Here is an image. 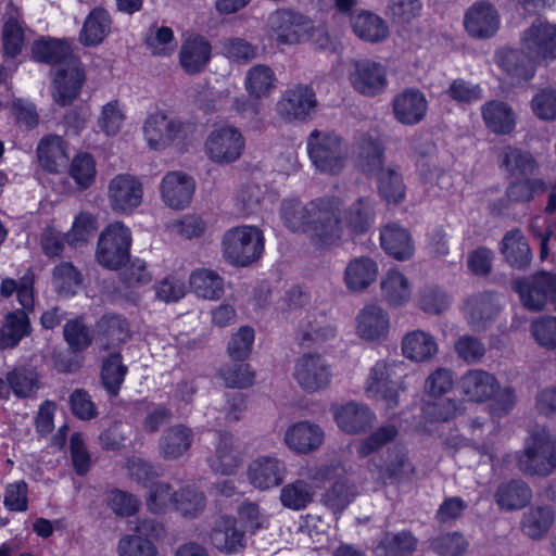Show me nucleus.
<instances>
[{
	"label": "nucleus",
	"mask_w": 556,
	"mask_h": 556,
	"mask_svg": "<svg viewBox=\"0 0 556 556\" xmlns=\"http://www.w3.org/2000/svg\"><path fill=\"white\" fill-rule=\"evenodd\" d=\"M279 215L289 231L305 233L319 247H331L343 235L339 203L333 198H319L307 203L296 198L285 199Z\"/></svg>",
	"instance_id": "f257e3e1"
},
{
	"label": "nucleus",
	"mask_w": 556,
	"mask_h": 556,
	"mask_svg": "<svg viewBox=\"0 0 556 556\" xmlns=\"http://www.w3.org/2000/svg\"><path fill=\"white\" fill-rule=\"evenodd\" d=\"M307 480L324 483L333 480V483L323 495L321 502L334 513L344 510L357 496L356 484L348 476L345 468L338 462L308 466L302 473Z\"/></svg>",
	"instance_id": "f03ea898"
},
{
	"label": "nucleus",
	"mask_w": 556,
	"mask_h": 556,
	"mask_svg": "<svg viewBox=\"0 0 556 556\" xmlns=\"http://www.w3.org/2000/svg\"><path fill=\"white\" fill-rule=\"evenodd\" d=\"M307 152L315 168L327 175L340 174L348 162L349 149L333 131L313 130L307 138Z\"/></svg>",
	"instance_id": "7ed1b4c3"
},
{
	"label": "nucleus",
	"mask_w": 556,
	"mask_h": 556,
	"mask_svg": "<svg viewBox=\"0 0 556 556\" xmlns=\"http://www.w3.org/2000/svg\"><path fill=\"white\" fill-rule=\"evenodd\" d=\"M404 372V363L379 359L369 369L364 390L369 399L380 401L386 409H394L400 404L401 378Z\"/></svg>",
	"instance_id": "20e7f679"
},
{
	"label": "nucleus",
	"mask_w": 556,
	"mask_h": 556,
	"mask_svg": "<svg viewBox=\"0 0 556 556\" xmlns=\"http://www.w3.org/2000/svg\"><path fill=\"white\" fill-rule=\"evenodd\" d=\"M517 466L525 475H551L556 469V437L544 428L533 432L517 455Z\"/></svg>",
	"instance_id": "39448f33"
},
{
	"label": "nucleus",
	"mask_w": 556,
	"mask_h": 556,
	"mask_svg": "<svg viewBox=\"0 0 556 556\" xmlns=\"http://www.w3.org/2000/svg\"><path fill=\"white\" fill-rule=\"evenodd\" d=\"M521 304L530 312L556 311V274L540 270L511 282Z\"/></svg>",
	"instance_id": "423d86ee"
},
{
	"label": "nucleus",
	"mask_w": 556,
	"mask_h": 556,
	"mask_svg": "<svg viewBox=\"0 0 556 556\" xmlns=\"http://www.w3.org/2000/svg\"><path fill=\"white\" fill-rule=\"evenodd\" d=\"M195 125L168 116L164 112L150 114L142 126L144 139L152 150H164L175 141H184L195 132Z\"/></svg>",
	"instance_id": "0eeeda50"
},
{
	"label": "nucleus",
	"mask_w": 556,
	"mask_h": 556,
	"mask_svg": "<svg viewBox=\"0 0 556 556\" xmlns=\"http://www.w3.org/2000/svg\"><path fill=\"white\" fill-rule=\"evenodd\" d=\"M224 256L232 264L248 266L264 251L263 232L254 226H240L228 230L223 239Z\"/></svg>",
	"instance_id": "6e6552de"
},
{
	"label": "nucleus",
	"mask_w": 556,
	"mask_h": 556,
	"mask_svg": "<svg viewBox=\"0 0 556 556\" xmlns=\"http://www.w3.org/2000/svg\"><path fill=\"white\" fill-rule=\"evenodd\" d=\"M130 244V230L119 222L110 224L99 237L97 261L106 268L117 269L128 260Z\"/></svg>",
	"instance_id": "1a4fd4ad"
},
{
	"label": "nucleus",
	"mask_w": 556,
	"mask_h": 556,
	"mask_svg": "<svg viewBox=\"0 0 556 556\" xmlns=\"http://www.w3.org/2000/svg\"><path fill=\"white\" fill-rule=\"evenodd\" d=\"M244 147L245 140L240 129L230 125H222L208 134L204 150L213 163L227 165L240 159Z\"/></svg>",
	"instance_id": "9d476101"
},
{
	"label": "nucleus",
	"mask_w": 556,
	"mask_h": 556,
	"mask_svg": "<svg viewBox=\"0 0 556 556\" xmlns=\"http://www.w3.org/2000/svg\"><path fill=\"white\" fill-rule=\"evenodd\" d=\"M293 377L303 391L315 393L330 386L332 371L320 354L306 353L298 358Z\"/></svg>",
	"instance_id": "9b49d317"
},
{
	"label": "nucleus",
	"mask_w": 556,
	"mask_h": 556,
	"mask_svg": "<svg viewBox=\"0 0 556 556\" xmlns=\"http://www.w3.org/2000/svg\"><path fill=\"white\" fill-rule=\"evenodd\" d=\"M523 53L535 63L556 59V25L538 20L521 37Z\"/></svg>",
	"instance_id": "f8f14e48"
},
{
	"label": "nucleus",
	"mask_w": 556,
	"mask_h": 556,
	"mask_svg": "<svg viewBox=\"0 0 556 556\" xmlns=\"http://www.w3.org/2000/svg\"><path fill=\"white\" fill-rule=\"evenodd\" d=\"M108 198L113 211L131 213L142 202L143 185L134 175L118 174L109 182Z\"/></svg>",
	"instance_id": "ddd939ff"
},
{
	"label": "nucleus",
	"mask_w": 556,
	"mask_h": 556,
	"mask_svg": "<svg viewBox=\"0 0 556 556\" xmlns=\"http://www.w3.org/2000/svg\"><path fill=\"white\" fill-rule=\"evenodd\" d=\"M317 104L314 90L307 85H295L287 89L276 104L280 118L291 123L305 121Z\"/></svg>",
	"instance_id": "4468645a"
},
{
	"label": "nucleus",
	"mask_w": 556,
	"mask_h": 556,
	"mask_svg": "<svg viewBox=\"0 0 556 556\" xmlns=\"http://www.w3.org/2000/svg\"><path fill=\"white\" fill-rule=\"evenodd\" d=\"M136 534L125 535L118 543L119 556H155V547L150 539H160L165 533L164 526L152 519L138 520Z\"/></svg>",
	"instance_id": "2eb2a0df"
},
{
	"label": "nucleus",
	"mask_w": 556,
	"mask_h": 556,
	"mask_svg": "<svg viewBox=\"0 0 556 556\" xmlns=\"http://www.w3.org/2000/svg\"><path fill=\"white\" fill-rule=\"evenodd\" d=\"M268 26L281 45H295L305 39L313 28L302 14L290 10H278L269 15Z\"/></svg>",
	"instance_id": "dca6fc26"
},
{
	"label": "nucleus",
	"mask_w": 556,
	"mask_h": 556,
	"mask_svg": "<svg viewBox=\"0 0 556 556\" xmlns=\"http://www.w3.org/2000/svg\"><path fill=\"white\" fill-rule=\"evenodd\" d=\"M501 24L498 11L486 1H478L470 5L464 15V27L467 34L475 39H489L493 37Z\"/></svg>",
	"instance_id": "f3484780"
},
{
	"label": "nucleus",
	"mask_w": 556,
	"mask_h": 556,
	"mask_svg": "<svg viewBox=\"0 0 556 556\" xmlns=\"http://www.w3.org/2000/svg\"><path fill=\"white\" fill-rule=\"evenodd\" d=\"M349 78L352 87L367 97L382 93L388 85L386 67L371 60L355 61Z\"/></svg>",
	"instance_id": "a211bd4d"
},
{
	"label": "nucleus",
	"mask_w": 556,
	"mask_h": 556,
	"mask_svg": "<svg viewBox=\"0 0 556 556\" xmlns=\"http://www.w3.org/2000/svg\"><path fill=\"white\" fill-rule=\"evenodd\" d=\"M286 473L285 462L269 455L254 458L247 468L248 480L254 488L262 491L280 485Z\"/></svg>",
	"instance_id": "6ab92c4d"
},
{
	"label": "nucleus",
	"mask_w": 556,
	"mask_h": 556,
	"mask_svg": "<svg viewBox=\"0 0 556 556\" xmlns=\"http://www.w3.org/2000/svg\"><path fill=\"white\" fill-rule=\"evenodd\" d=\"M392 112L400 124L414 126L425 119L428 100L419 89L407 88L393 98Z\"/></svg>",
	"instance_id": "aec40b11"
},
{
	"label": "nucleus",
	"mask_w": 556,
	"mask_h": 556,
	"mask_svg": "<svg viewBox=\"0 0 556 556\" xmlns=\"http://www.w3.org/2000/svg\"><path fill=\"white\" fill-rule=\"evenodd\" d=\"M324 440L325 433L323 429L308 420L290 425L283 437L287 447L298 454H308L318 450Z\"/></svg>",
	"instance_id": "412c9836"
},
{
	"label": "nucleus",
	"mask_w": 556,
	"mask_h": 556,
	"mask_svg": "<svg viewBox=\"0 0 556 556\" xmlns=\"http://www.w3.org/2000/svg\"><path fill=\"white\" fill-rule=\"evenodd\" d=\"M498 312L500 306L491 292L473 294L465 302V318L475 331L485 330L494 321Z\"/></svg>",
	"instance_id": "4be33fe9"
},
{
	"label": "nucleus",
	"mask_w": 556,
	"mask_h": 556,
	"mask_svg": "<svg viewBox=\"0 0 556 556\" xmlns=\"http://www.w3.org/2000/svg\"><path fill=\"white\" fill-rule=\"evenodd\" d=\"M85 81V72L77 61L58 68L53 80V99L62 105L71 104L79 94Z\"/></svg>",
	"instance_id": "5701e85b"
},
{
	"label": "nucleus",
	"mask_w": 556,
	"mask_h": 556,
	"mask_svg": "<svg viewBox=\"0 0 556 556\" xmlns=\"http://www.w3.org/2000/svg\"><path fill=\"white\" fill-rule=\"evenodd\" d=\"M193 192V179L182 172H169L162 179L161 195L164 203L172 208L182 210L188 206Z\"/></svg>",
	"instance_id": "b1692460"
},
{
	"label": "nucleus",
	"mask_w": 556,
	"mask_h": 556,
	"mask_svg": "<svg viewBox=\"0 0 556 556\" xmlns=\"http://www.w3.org/2000/svg\"><path fill=\"white\" fill-rule=\"evenodd\" d=\"M336 337V326L323 313H307L300 320L295 331V338L303 346L324 343Z\"/></svg>",
	"instance_id": "393cba45"
},
{
	"label": "nucleus",
	"mask_w": 556,
	"mask_h": 556,
	"mask_svg": "<svg viewBox=\"0 0 556 556\" xmlns=\"http://www.w3.org/2000/svg\"><path fill=\"white\" fill-rule=\"evenodd\" d=\"M243 455L237 440L229 433L219 435L214 453L207 458L210 468L220 475L236 473L242 464Z\"/></svg>",
	"instance_id": "a878e982"
},
{
	"label": "nucleus",
	"mask_w": 556,
	"mask_h": 556,
	"mask_svg": "<svg viewBox=\"0 0 556 556\" xmlns=\"http://www.w3.org/2000/svg\"><path fill=\"white\" fill-rule=\"evenodd\" d=\"M357 334L365 341H381L388 337L390 330V317L380 306L366 305L356 317Z\"/></svg>",
	"instance_id": "bb28decb"
},
{
	"label": "nucleus",
	"mask_w": 556,
	"mask_h": 556,
	"mask_svg": "<svg viewBox=\"0 0 556 556\" xmlns=\"http://www.w3.org/2000/svg\"><path fill=\"white\" fill-rule=\"evenodd\" d=\"M498 387L496 378L482 369H470L459 380L460 392L472 402H484L491 399Z\"/></svg>",
	"instance_id": "cd10ccee"
},
{
	"label": "nucleus",
	"mask_w": 556,
	"mask_h": 556,
	"mask_svg": "<svg viewBox=\"0 0 556 556\" xmlns=\"http://www.w3.org/2000/svg\"><path fill=\"white\" fill-rule=\"evenodd\" d=\"M500 251L506 263L516 269H527L532 261V251L530 245L518 228L507 231L502 241Z\"/></svg>",
	"instance_id": "c85d7f7f"
},
{
	"label": "nucleus",
	"mask_w": 556,
	"mask_h": 556,
	"mask_svg": "<svg viewBox=\"0 0 556 556\" xmlns=\"http://www.w3.org/2000/svg\"><path fill=\"white\" fill-rule=\"evenodd\" d=\"M210 42L201 36L187 38L179 51V63L187 74L201 73L211 59Z\"/></svg>",
	"instance_id": "c756f323"
},
{
	"label": "nucleus",
	"mask_w": 556,
	"mask_h": 556,
	"mask_svg": "<svg viewBox=\"0 0 556 556\" xmlns=\"http://www.w3.org/2000/svg\"><path fill=\"white\" fill-rule=\"evenodd\" d=\"M343 219L351 233H366L375 224L376 200L370 195L359 197L344 211Z\"/></svg>",
	"instance_id": "7c9ffc66"
},
{
	"label": "nucleus",
	"mask_w": 556,
	"mask_h": 556,
	"mask_svg": "<svg viewBox=\"0 0 556 556\" xmlns=\"http://www.w3.org/2000/svg\"><path fill=\"white\" fill-rule=\"evenodd\" d=\"M129 337L128 323L119 315H104L96 324V338L102 350L115 348Z\"/></svg>",
	"instance_id": "2f4dec72"
},
{
	"label": "nucleus",
	"mask_w": 556,
	"mask_h": 556,
	"mask_svg": "<svg viewBox=\"0 0 556 556\" xmlns=\"http://www.w3.org/2000/svg\"><path fill=\"white\" fill-rule=\"evenodd\" d=\"M374 417V413L366 405L355 402L342 405L334 413L340 429L352 434L365 432L369 429Z\"/></svg>",
	"instance_id": "473e14b6"
},
{
	"label": "nucleus",
	"mask_w": 556,
	"mask_h": 556,
	"mask_svg": "<svg viewBox=\"0 0 556 556\" xmlns=\"http://www.w3.org/2000/svg\"><path fill=\"white\" fill-rule=\"evenodd\" d=\"M212 544L222 553L237 554L245 547L244 533L237 529L236 520L222 517L211 533Z\"/></svg>",
	"instance_id": "72a5a7b5"
},
{
	"label": "nucleus",
	"mask_w": 556,
	"mask_h": 556,
	"mask_svg": "<svg viewBox=\"0 0 556 556\" xmlns=\"http://www.w3.org/2000/svg\"><path fill=\"white\" fill-rule=\"evenodd\" d=\"M380 243L386 253L397 261L408 260L414 254L409 232L396 224H389L381 229Z\"/></svg>",
	"instance_id": "f704fd0d"
},
{
	"label": "nucleus",
	"mask_w": 556,
	"mask_h": 556,
	"mask_svg": "<svg viewBox=\"0 0 556 556\" xmlns=\"http://www.w3.org/2000/svg\"><path fill=\"white\" fill-rule=\"evenodd\" d=\"M414 151L417 155V165L420 176L426 184L438 185L441 188V180L447 178L445 170L437 165L433 156L437 152L435 143L431 139L419 138L414 143Z\"/></svg>",
	"instance_id": "c9c22d12"
},
{
	"label": "nucleus",
	"mask_w": 556,
	"mask_h": 556,
	"mask_svg": "<svg viewBox=\"0 0 556 556\" xmlns=\"http://www.w3.org/2000/svg\"><path fill=\"white\" fill-rule=\"evenodd\" d=\"M403 355L417 363L427 362L438 353L434 337L424 330L407 332L401 342Z\"/></svg>",
	"instance_id": "e433bc0d"
},
{
	"label": "nucleus",
	"mask_w": 556,
	"mask_h": 556,
	"mask_svg": "<svg viewBox=\"0 0 556 556\" xmlns=\"http://www.w3.org/2000/svg\"><path fill=\"white\" fill-rule=\"evenodd\" d=\"M193 432L185 425H175L167 428L160 438V454L165 459L181 457L191 446Z\"/></svg>",
	"instance_id": "4c0bfd02"
},
{
	"label": "nucleus",
	"mask_w": 556,
	"mask_h": 556,
	"mask_svg": "<svg viewBox=\"0 0 556 556\" xmlns=\"http://www.w3.org/2000/svg\"><path fill=\"white\" fill-rule=\"evenodd\" d=\"M37 156L41 167L48 173H59L65 168L68 161L64 140L52 135L40 140Z\"/></svg>",
	"instance_id": "58836bf2"
},
{
	"label": "nucleus",
	"mask_w": 556,
	"mask_h": 556,
	"mask_svg": "<svg viewBox=\"0 0 556 556\" xmlns=\"http://www.w3.org/2000/svg\"><path fill=\"white\" fill-rule=\"evenodd\" d=\"M112 20L102 8H96L87 15L78 40L85 47H97L111 31Z\"/></svg>",
	"instance_id": "ea45409f"
},
{
	"label": "nucleus",
	"mask_w": 556,
	"mask_h": 556,
	"mask_svg": "<svg viewBox=\"0 0 556 556\" xmlns=\"http://www.w3.org/2000/svg\"><path fill=\"white\" fill-rule=\"evenodd\" d=\"M30 321L24 311L7 314L0 327V349L15 348L24 337L30 334Z\"/></svg>",
	"instance_id": "a19ab883"
},
{
	"label": "nucleus",
	"mask_w": 556,
	"mask_h": 556,
	"mask_svg": "<svg viewBox=\"0 0 556 556\" xmlns=\"http://www.w3.org/2000/svg\"><path fill=\"white\" fill-rule=\"evenodd\" d=\"M354 34L368 42L383 41L389 35L387 23L377 14L362 11L352 17Z\"/></svg>",
	"instance_id": "79ce46f5"
},
{
	"label": "nucleus",
	"mask_w": 556,
	"mask_h": 556,
	"mask_svg": "<svg viewBox=\"0 0 556 556\" xmlns=\"http://www.w3.org/2000/svg\"><path fill=\"white\" fill-rule=\"evenodd\" d=\"M378 275V267L374 260L361 256L352 260L344 273L346 286L351 290L359 291L371 285Z\"/></svg>",
	"instance_id": "37998d69"
},
{
	"label": "nucleus",
	"mask_w": 556,
	"mask_h": 556,
	"mask_svg": "<svg viewBox=\"0 0 556 556\" xmlns=\"http://www.w3.org/2000/svg\"><path fill=\"white\" fill-rule=\"evenodd\" d=\"M483 121L489 129L495 134H510L515 127L513 110L502 101H490L481 109Z\"/></svg>",
	"instance_id": "c03bdc74"
},
{
	"label": "nucleus",
	"mask_w": 556,
	"mask_h": 556,
	"mask_svg": "<svg viewBox=\"0 0 556 556\" xmlns=\"http://www.w3.org/2000/svg\"><path fill=\"white\" fill-rule=\"evenodd\" d=\"M555 521L554 509L548 505L528 509L521 520L522 532L531 539L543 538Z\"/></svg>",
	"instance_id": "a18cd8bd"
},
{
	"label": "nucleus",
	"mask_w": 556,
	"mask_h": 556,
	"mask_svg": "<svg viewBox=\"0 0 556 556\" xmlns=\"http://www.w3.org/2000/svg\"><path fill=\"white\" fill-rule=\"evenodd\" d=\"M497 64L509 75L520 80H529L534 75L535 61L530 60L523 50L503 49L496 54Z\"/></svg>",
	"instance_id": "49530a36"
},
{
	"label": "nucleus",
	"mask_w": 556,
	"mask_h": 556,
	"mask_svg": "<svg viewBox=\"0 0 556 556\" xmlns=\"http://www.w3.org/2000/svg\"><path fill=\"white\" fill-rule=\"evenodd\" d=\"M532 497L529 485L521 480H511L497 488L495 500L498 506L506 510L523 508Z\"/></svg>",
	"instance_id": "de8ad7c7"
},
{
	"label": "nucleus",
	"mask_w": 556,
	"mask_h": 556,
	"mask_svg": "<svg viewBox=\"0 0 556 556\" xmlns=\"http://www.w3.org/2000/svg\"><path fill=\"white\" fill-rule=\"evenodd\" d=\"M315 488L304 479H296L283 485L279 500L283 507L291 510L305 509L314 500Z\"/></svg>",
	"instance_id": "09e8293b"
},
{
	"label": "nucleus",
	"mask_w": 556,
	"mask_h": 556,
	"mask_svg": "<svg viewBox=\"0 0 556 556\" xmlns=\"http://www.w3.org/2000/svg\"><path fill=\"white\" fill-rule=\"evenodd\" d=\"M189 281L192 291L205 300H218L224 293V279L212 269L193 270Z\"/></svg>",
	"instance_id": "8fccbe9b"
},
{
	"label": "nucleus",
	"mask_w": 556,
	"mask_h": 556,
	"mask_svg": "<svg viewBox=\"0 0 556 556\" xmlns=\"http://www.w3.org/2000/svg\"><path fill=\"white\" fill-rule=\"evenodd\" d=\"M381 294L390 305H405L412 295L408 279L399 270L390 269L381 280Z\"/></svg>",
	"instance_id": "3c124183"
},
{
	"label": "nucleus",
	"mask_w": 556,
	"mask_h": 556,
	"mask_svg": "<svg viewBox=\"0 0 556 556\" xmlns=\"http://www.w3.org/2000/svg\"><path fill=\"white\" fill-rule=\"evenodd\" d=\"M7 382L20 399L33 397L40 388L39 375L34 368L20 366L7 374Z\"/></svg>",
	"instance_id": "603ef678"
},
{
	"label": "nucleus",
	"mask_w": 556,
	"mask_h": 556,
	"mask_svg": "<svg viewBox=\"0 0 556 556\" xmlns=\"http://www.w3.org/2000/svg\"><path fill=\"white\" fill-rule=\"evenodd\" d=\"M500 160L501 167H504L511 176L532 175L538 167L529 152L510 146L503 148Z\"/></svg>",
	"instance_id": "864d4df0"
},
{
	"label": "nucleus",
	"mask_w": 556,
	"mask_h": 556,
	"mask_svg": "<svg viewBox=\"0 0 556 556\" xmlns=\"http://www.w3.org/2000/svg\"><path fill=\"white\" fill-rule=\"evenodd\" d=\"M418 540L417 538L407 530L400 532H384L377 551H382L389 556H403L406 554H413L417 549Z\"/></svg>",
	"instance_id": "5fc2aeb1"
},
{
	"label": "nucleus",
	"mask_w": 556,
	"mask_h": 556,
	"mask_svg": "<svg viewBox=\"0 0 556 556\" xmlns=\"http://www.w3.org/2000/svg\"><path fill=\"white\" fill-rule=\"evenodd\" d=\"M378 179L380 194L390 203H400L405 197L402 175L394 167H382L374 173Z\"/></svg>",
	"instance_id": "6e6d98bb"
},
{
	"label": "nucleus",
	"mask_w": 556,
	"mask_h": 556,
	"mask_svg": "<svg viewBox=\"0 0 556 556\" xmlns=\"http://www.w3.org/2000/svg\"><path fill=\"white\" fill-rule=\"evenodd\" d=\"M52 283L60 295H74L83 283L80 271L70 262H61L52 270Z\"/></svg>",
	"instance_id": "4d7b16f0"
},
{
	"label": "nucleus",
	"mask_w": 556,
	"mask_h": 556,
	"mask_svg": "<svg viewBox=\"0 0 556 556\" xmlns=\"http://www.w3.org/2000/svg\"><path fill=\"white\" fill-rule=\"evenodd\" d=\"M275 73L265 64H257L251 67L245 77L248 92L254 98L268 96L275 88Z\"/></svg>",
	"instance_id": "13d9d810"
},
{
	"label": "nucleus",
	"mask_w": 556,
	"mask_h": 556,
	"mask_svg": "<svg viewBox=\"0 0 556 556\" xmlns=\"http://www.w3.org/2000/svg\"><path fill=\"white\" fill-rule=\"evenodd\" d=\"M63 338L74 354L87 350L93 341V334L81 317L66 320Z\"/></svg>",
	"instance_id": "bf43d9fd"
},
{
	"label": "nucleus",
	"mask_w": 556,
	"mask_h": 556,
	"mask_svg": "<svg viewBox=\"0 0 556 556\" xmlns=\"http://www.w3.org/2000/svg\"><path fill=\"white\" fill-rule=\"evenodd\" d=\"M205 502L203 492L187 485L176 492L174 507L184 517L195 518L205 508Z\"/></svg>",
	"instance_id": "052dcab7"
},
{
	"label": "nucleus",
	"mask_w": 556,
	"mask_h": 556,
	"mask_svg": "<svg viewBox=\"0 0 556 556\" xmlns=\"http://www.w3.org/2000/svg\"><path fill=\"white\" fill-rule=\"evenodd\" d=\"M176 491L169 483L163 481L152 482L147 495V507L155 515L165 514L170 506H174Z\"/></svg>",
	"instance_id": "680f3d73"
},
{
	"label": "nucleus",
	"mask_w": 556,
	"mask_h": 556,
	"mask_svg": "<svg viewBox=\"0 0 556 556\" xmlns=\"http://www.w3.org/2000/svg\"><path fill=\"white\" fill-rule=\"evenodd\" d=\"M126 374L127 367L122 364V355L119 353H113L103 361L101 379L103 387L110 394H117Z\"/></svg>",
	"instance_id": "e2e57ef3"
},
{
	"label": "nucleus",
	"mask_w": 556,
	"mask_h": 556,
	"mask_svg": "<svg viewBox=\"0 0 556 556\" xmlns=\"http://www.w3.org/2000/svg\"><path fill=\"white\" fill-rule=\"evenodd\" d=\"M547 189L546 184L540 178H528L511 182L505 192L509 203L530 202L535 194L543 193Z\"/></svg>",
	"instance_id": "0e129e2a"
},
{
	"label": "nucleus",
	"mask_w": 556,
	"mask_h": 556,
	"mask_svg": "<svg viewBox=\"0 0 556 556\" xmlns=\"http://www.w3.org/2000/svg\"><path fill=\"white\" fill-rule=\"evenodd\" d=\"M358 163L363 172L374 174L381 169L382 149L378 141L362 137L358 142Z\"/></svg>",
	"instance_id": "69168bd1"
},
{
	"label": "nucleus",
	"mask_w": 556,
	"mask_h": 556,
	"mask_svg": "<svg viewBox=\"0 0 556 556\" xmlns=\"http://www.w3.org/2000/svg\"><path fill=\"white\" fill-rule=\"evenodd\" d=\"M70 176L80 190L88 189L96 178V163L88 153L77 154L70 166Z\"/></svg>",
	"instance_id": "338daca9"
},
{
	"label": "nucleus",
	"mask_w": 556,
	"mask_h": 556,
	"mask_svg": "<svg viewBox=\"0 0 556 556\" xmlns=\"http://www.w3.org/2000/svg\"><path fill=\"white\" fill-rule=\"evenodd\" d=\"M31 52L38 62L61 63L68 54V46L56 39L38 40L33 45Z\"/></svg>",
	"instance_id": "774afa93"
}]
</instances>
